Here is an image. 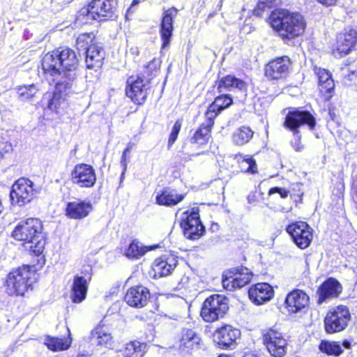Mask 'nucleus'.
Masks as SVG:
<instances>
[{
  "label": "nucleus",
  "instance_id": "nucleus-12",
  "mask_svg": "<svg viewBox=\"0 0 357 357\" xmlns=\"http://www.w3.org/2000/svg\"><path fill=\"white\" fill-rule=\"evenodd\" d=\"M71 181L79 188H91L96 181L94 168L88 164L76 165L71 172Z\"/></svg>",
  "mask_w": 357,
  "mask_h": 357
},
{
  "label": "nucleus",
  "instance_id": "nucleus-4",
  "mask_svg": "<svg viewBox=\"0 0 357 357\" xmlns=\"http://www.w3.org/2000/svg\"><path fill=\"white\" fill-rule=\"evenodd\" d=\"M114 10V0H92L86 7L79 11L77 20L82 23H88L91 20L102 21L112 17Z\"/></svg>",
  "mask_w": 357,
  "mask_h": 357
},
{
  "label": "nucleus",
  "instance_id": "nucleus-13",
  "mask_svg": "<svg viewBox=\"0 0 357 357\" xmlns=\"http://www.w3.org/2000/svg\"><path fill=\"white\" fill-rule=\"evenodd\" d=\"M286 230L301 249H305L310 245L312 239V229L306 222L301 221L292 223L287 227Z\"/></svg>",
  "mask_w": 357,
  "mask_h": 357
},
{
  "label": "nucleus",
  "instance_id": "nucleus-15",
  "mask_svg": "<svg viewBox=\"0 0 357 357\" xmlns=\"http://www.w3.org/2000/svg\"><path fill=\"white\" fill-rule=\"evenodd\" d=\"M264 342L269 354L274 357H283L287 353V342L282 334L273 329L264 335Z\"/></svg>",
  "mask_w": 357,
  "mask_h": 357
},
{
  "label": "nucleus",
  "instance_id": "nucleus-47",
  "mask_svg": "<svg viewBox=\"0 0 357 357\" xmlns=\"http://www.w3.org/2000/svg\"><path fill=\"white\" fill-rule=\"evenodd\" d=\"M13 150L11 144L0 140V160Z\"/></svg>",
  "mask_w": 357,
  "mask_h": 357
},
{
  "label": "nucleus",
  "instance_id": "nucleus-38",
  "mask_svg": "<svg viewBox=\"0 0 357 357\" xmlns=\"http://www.w3.org/2000/svg\"><path fill=\"white\" fill-rule=\"evenodd\" d=\"M152 249V247H146L137 241H132L126 249L125 254L129 259H139L144 256L147 251Z\"/></svg>",
  "mask_w": 357,
  "mask_h": 357
},
{
  "label": "nucleus",
  "instance_id": "nucleus-45",
  "mask_svg": "<svg viewBox=\"0 0 357 357\" xmlns=\"http://www.w3.org/2000/svg\"><path fill=\"white\" fill-rule=\"evenodd\" d=\"M38 91V88L35 84L25 86L20 89V94L24 98H33Z\"/></svg>",
  "mask_w": 357,
  "mask_h": 357
},
{
  "label": "nucleus",
  "instance_id": "nucleus-19",
  "mask_svg": "<svg viewBox=\"0 0 357 357\" xmlns=\"http://www.w3.org/2000/svg\"><path fill=\"white\" fill-rule=\"evenodd\" d=\"M240 334L239 330L230 325H225L215 331L213 334L214 342L219 347L227 349L235 343Z\"/></svg>",
  "mask_w": 357,
  "mask_h": 357
},
{
  "label": "nucleus",
  "instance_id": "nucleus-30",
  "mask_svg": "<svg viewBox=\"0 0 357 357\" xmlns=\"http://www.w3.org/2000/svg\"><path fill=\"white\" fill-rule=\"evenodd\" d=\"M201 339L197 334L191 329H184L179 340V349L184 353H190L199 348Z\"/></svg>",
  "mask_w": 357,
  "mask_h": 357
},
{
  "label": "nucleus",
  "instance_id": "nucleus-56",
  "mask_svg": "<svg viewBox=\"0 0 357 357\" xmlns=\"http://www.w3.org/2000/svg\"><path fill=\"white\" fill-rule=\"evenodd\" d=\"M139 3L138 0H134L132 1V6L137 5Z\"/></svg>",
  "mask_w": 357,
  "mask_h": 357
},
{
  "label": "nucleus",
  "instance_id": "nucleus-49",
  "mask_svg": "<svg viewBox=\"0 0 357 357\" xmlns=\"http://www.w3.org/2000/svg\"><path fill=\"white\" fill-rule=\"evenodd\" d=\"M275 193H278L282 198H287L289 194V191L282 188L275 187L272 188L268 191V195H273Z\"/></svg>",
  "mask_w": 357,
  "mask_h": 357
},
{
  "label": "nucleus",
  "instance_id": "nucleus-50",
  "mask_svg": "<svg viewBox=\"0 0 357 357\" xmlns=\"http://www.w3.org/2000/svg\"><path fill=\"white\" fill-rule=\"evenodd\" d=\"M158 67V62H157L155 60H153L147 65L146 68L150 71V75H152L155 72L157 71Z\"/></svg>",
  "mask_w": 357,
  "mask_h": 357
},
{
  "label": "nucleus",
  "instance_id": "nucleus-54",
  "mask_svg": "<svg viewBox=\"0 0 357 357\" xmlns=\"http://www.w3.org/2000/svg\"><path fill=\"white\" fill-rule=\"evenodd\" d=\"M132 149V145L130 144H129L127 146V148L124 150V151L123 152V153L127 155V153L128 152H130V149Z\"/></svg>",
  "mask_w": 357,
  "mask_h": 357
},
{
  "label": "nucleus",
  "instance_id": "nucleus-25",
  "mask_svg": "<svg viewBox=\"0 0 357 357\" xmlns=\"http://www.w3.org/2000/svg\"><path fill=\"white\" fill-rule=\"evenodd\" d=\"M86 65L87 68L97 71L103 63L105 53L101 46L97 44H91L86 49Z\"/></svg>",
  "mask_w": 357,
  "mask_h": 357
},
{
  "label": "nucleus",
  "instance_id": "nucleus-24",
  "mask_svg": "<svg viewBox=\"0 0 357 357\" xmlns=\"http://www.w3.org/2000/svg\"><path fill=\"white\" fill-rule=\"evenodd\" d=\"M218 89L220 93L229 91L234 93H241L243 96H245L248 86L242 79L234 75H227L219 81Z\"/></svg>",
  "mask_w": 357,
  "mask_h": 357
},
{
  "label": "nucleus",
  "instance_id": "nucleus-33",
  "mask_svg": "<svg viewBox=\"0 0 357 357\" xmlns=\"http://www.w3.org/2000/svg\"><path fill=\"white\" fill-rule=\"evenodd\" d=\"M73 84H69L66 88L58 89L59 86V81L56 82L55 86V91L52 94V97L49 100L47 107L55 112L59 113V109L63 108L65 105V97L67 94L68 91L71 89Z\"/></svg>",
  "mask_w": 357,
  "mask_h": 357
},
{
  "label": "nucleus",
  "instance_id": "nucleus-48",
  "mask_svg": "<svg viewBox=\"0 0 357 357\" xmlns=\"http://www.w3.org/2000/svg\"><path fill=\"white\" fill-rule=\"evenodd\" d=\"M267 2H265L264 0H259L257 7L254 10V13L257 16H261L262 13L266 9L268 8Z\"/></svg>",
  "mask_w": 357,
  "mask_h": 357
},
{
  "label": "nucleus",
  "instance_id": "nucleus-7",
  "mask_svg": "<svg viewBox=\"0 0 357 357\" xmlns=\"http://www.w3.org/2000/svg\"><path fill=\"white\" fill-rule=\"evenodd\" d=\"M228 310L227 299L221 295L214 294L203 303L201 316L206 322H213L222 318Z\"/></svg>",
  "mask_w": 357,
  "mask_h": 357
},
{
  "label": "nucleus",
  "instance_id": "nucleus-46",
  "mask_svg": "<svg viewBox=\"0 0 357 357\" xmlns=\"http://www.w3.org/2000/svg\"><path fill=\"white\" fill-rule=\"evenodd\" d=\"M181 125L182 121L181 119H178L176 121L169 138L168 145L169 146H172L176 142L178 137V135L181 130Z\"/></svg>",
  "mask_w": 357,
  "mask_h": 357
},
{
  "label": "nucleus",
  "instance_id": "nucleus-42",
  "mask_svg": "<svg viewBox=\"0 0 357 357\" xmlns=\"http://www.w3.org/2000/svg\"><path fill=\"white\" fill-rule=\"evenodd\" d=\"M232 102V98L229 95H221L215 98L212 105L213 107H216L221 112L229 107Z\"/></svg>",
  "mask_w": 357,
  "mask_h": 357
},
{
  "label": "nucleus",
  "instance_id": "nucleus-21",
  "mask_svg": "<svg viewBox=\"0 0 357 357\" xmlns=\"http://www.w3.org/2000/svg\"><path fill=\"white\" fill-rule=\"evenodd\" d=\"M91 278L90 274H85L84 276L76 275L74 277L70 295L73 303H79L85 299Z\"/></svg>",
  "mask_w": 357,
  "mask_h": 357
},
{
  "label": "nucleus",
  "instance_id": "nucleus-18",
  "mask_svg": "<svg viewBox=\"0 0 357 357\" xmlns=\"http://www.w3.org/2000/svg\"><path fill=\"white\" fill-rule=\"evenodd\" d=\"M150 298L149 290L143 286H135L130 288L124 297L125 301L134 307H144Z\"/></svg>",
  "mask_w": 357,
  "mask_h": 357
},
{
  "label": "nucleus",
  "instance_id": "nucleus-27",
  "mask_svg": "<svg viewBox=\"0 0 357 357\" xmlns=\"http://www.w3.org/2000/svg\"><path fill=\"white\" fill-rule=\"evenodd\" d=\"M185 194H179L177 190L170 188H163L155 197L157 204L165 206H174L182 202Z\"/></svg>",
  "mask_w": 357,
  "mask_h": 357
},
{
  "label": "nucleus",
  "instance_id": "nucleus-23",
  "mask_svg": "<svg viewBox=\"0 0 357 357\" xmlns=\"http://www.w3.org/2000/svg\"><path fill=\"white\" fill-rule=\"evenodd\" d=\"M309 296L301 290H294L287 294L285 303L288 311L296 313L308 305Z\"/></svg>",
  "mask_w": 357,
  "mask_h": 357
},
{
  "label": "nucleus",
  "instance_id": "nucleus-26",
  "mask_svg": "<svg viewBox=\"0 0 357 357\" xmlns=\"http://www.w3.org/2000/svg\"><path fill=\"white\" fill-rule=\"evenodd\" d=\"M92 210L90 202L74 201L68 202L66 207V215L71 219H82L86 217Z\"/></svg>",
  "mask_w": 357,
  "mask_h": 357
},
{
  "label": "nucleus",
  "instance_id": "nucleus-44",
  "mask_svg": "<svg viewBox=\"0 0 357 357\" xmlns=\"http://www.w3.org/2000/svg\"><path fill=\"white\" fill-rule=\"evenodd\" d=\"M220 111L216 107H213V105L211 104L205 113L206 122L204 123L206 126L212 128L214 124L215 118L220 114Z\"/></svg>",
  "mask_w": 357,
  "mask_h": 357
},
{
  "label": "nucleus",
  "instance_id": "nucleus-9",
  "mask_svg": "<svg viewBox=\"0 0 357 357\" xmlns=\"http://www.w3.org/2000/svg\"><path fill=\"white\" fill-rule=\"evenodd\" d=\"M181 227L185 236L189 239H197L202 236L204 227L199 220L198 208H192L190 211L183 213Z\"/></svg>",
  "mask_w": 357,
  "mask_h": 357
},
{
  "label": "nucleus",
  "instance_id": "nucleus-2",
  "mask_svg": "<svg viewBox=\"0 0 357 357\" xmlns=\"http://www.w3.org/2000/svg\"><path fill=\"white\" fill-rule=\"evenodd\" d=\"M42 229L43 225L40 220L29 218L18 223L13 231V236L17 241L29 244L30 250L35 255H39L43 252L45 247Z\"/></svg>",
  "mask_w": 357,
  "mask_h": 357
},
{
  "label": "nucleus",
  "instance_id": "nucleus-14",
  "mask_svg": "<svg viewBox=\"0 0 357 357\" xmlns=\"http://www.w3.org/2000/svg\"><path fill=\"white\" fill-rule=\"evenodd\" d=\"M149 89L148 82L139 76H130L127 80L126 93L135 103L141 105L146 99Z\"/></svg>",
  "mask_w": 357,
  "mask_h": 357
},
{
  "label": "nucleus",
  "instance_id": "nucleus-1",
  "mask_svg": "<svg viewBox=\"0 0 357 357\" xmlns=\"http://www.w3.org/2000/svg\"><path fill=\"white\" fill-rule=\"evenodd\" d=\"M269 20L273 29L284 40L297 37L305 31L303 17L298 13L278 9L271 13Z\"/></svg>",
  "mask_w": 357,
  "mask_h": 357
},
{
  "label": "nucleus",
  "instance_id": "nucleus-8",
  "mask_svg": "<svg viewBox=\"0 0 357 357\" xmlns=\"http://www.w3.org/2000/svg\"><path fill=\"white\" fill-rule=\"evenodd\" d=\"M38 193L33 181L20 178L12 186L10 196L13 204L24 206L33 200Z\"/></svg>",
  "mask_w": 357,
  "mask_h": 357
},
{
  "label": "nucleus",
  "instance_id": "nucleus-5",
  "mask_svg": "<svg viewBox=\"0 0 357 357\" xmlns=\"http://www.w3.org/2000/svg\"><path fill=\"white\" fill-rule=\"evenodd\" d=\"M58 57L61 67V79L59 80L58 89L66 88L69 84H73L77 78V68L78 58L74 50L68 47H59Z\"/></svg>",
  "mask_w": 357,
  "mask_h": 357
},
{
  "label": "nucleus",
  "instance_id": "nucleus-53",
  "mask_svg": "<svg viewBox=\"0 0 357 357\" xmlns=\"http://www.w3.org/2000/svg\"><path fill=\"white\" fill-rule=\"evenodd\" d=\"M265 2H267L268 3V8L273 7L274 5H275L277 3H276V0H264Z\"/></svg>",
  "mask_w": 357,
  "mask_h": 357
},
{
  "label": "nucleus",
  "instance_id": "nucleus-55",
  "mask_svg": "<svg viewBox=\"0 0 357 357\" xmlns=\"http://www.w3.org/2000/svg\"><path fill=\"white\" fill-rule=\"evenodd\" d=\"M245 357H258V356H257L255 355H253V354H248L245 355Z\"/></svg>",
  "mask_w": 357,
  "mask_h": 357
},
{
  "label": "nucleus",
  "instance_id": "nucleus-20",
  "mask_svg": "<svg viewBox=\"0 0 357 357\" xmlns=\"http://www.w3.org/2000/svg\"><path fill=\"white\" fill-rule=\"evenodd\" d=\"M178 10L174 7L167 9L163 13L160 29L162 40V48H165L169 45L174 29L173 20L176 16Z\"/></svg>",
  "mask_w": 357,
  "mask_h": 357
},
{
  "label": "nucleus",
  "instance_id": "nucleus-41",
  "mask_svg": "<svg viewBox=\"0 0 357 357\" xmlns=\"http://www.w3.org/2000/svg\"><path fill=\"white\" fill-rule=\"evenodd\" d=\"M238 162L241 171L250 174H255L257 172L256 161L252 157L249 155H239Z\"/></svg>",
  "mask_w": 357,
  "mask_h": 357
},
{
  "label": "nucleus",
  "instance_id": "nucleus-16",
  "mask_svg": "<svg viewBox=\"0 0 357 357\" xmlns=\"http://www.w3.org/2000/svg\"><path fill=\"white\" fill-rule=\"evenodd\" d=\"M57 49L47 53L43 58L41 66L43 73L47 79L57 82L61 79V67L59 63Z\"/></svg>",
  "mask_w": 357,
  "mask_h": 357
},
{
  "label": "nucleus",
  "instance_id": "nucleus-22",
  "mask_svg": "<svg viewBox=\"0 0 357 357\" xmlns=\"http://www.w3.org/2000/svg\"><path fill=\"white\" fill-rule=\"evenodd\" d=\"M249 298L253 303L259 305L270 301L274 294L272 287L268 283H257L250 287Z\"/></svg>",
  "mask_w": 357,
  "mask_h": 357
},
{
  "label": "nucleus",
  "instance_id": "nucleus-34",
  "mask_svg": "<svg viewBox=\"0 0 357 357\" xmlns=\"http://www.w3.org/2000/svg\"><path fill=\"white\" fill-rule=\"evenodd\" d=\"M176 265V261L174 257H160L155 260L153 264V270L155 276L164 277L170 274Z\"/></svg>",
  "mask_w": 357,
  "mask_h": 357
},
{
  "label": "nucleus",
  "instance_id": "nucleus-6",
  "mask_svg": "<svg viewBox=\"0 0 357 357\" xmlns=\"http://www.w3.org/2000/svg\"><path fill=\"white\" fill-rule=\"evenodd\" d=\"M29 268L24 266L10 272L6 280V292L10 296H23L31 285Z\"/></svg>",
  "mask_w": 357,
  "mask_h": 357
},
{
  "label": "nucleus",
  "instance_id": "nucleus-31",
  "mask_svg": "<svg viewBox=\"0 0 357 357\" xmlns=\"http://www.w3.org/2000/svg\"><path fill=\"white\" fill-rule=\"evenodd\" d=\"M91 338L98 346L104 347L110 349H115L118 347L111 333L107 331L103 327L98 326L91 332Z\"/></svg>",
  "mask_w": 357,
  "mask_h": 357
},
{
  "label": "nucleus",
  "instance_id": "nucleus-43",
  "mask_svg": "<svg viewBox=\"0 0 357 357\" xmlns=\"http://www.w3.org/2000/svg\"><path fill=\"white\" fill-rule=\"evenodd\" d=\"M93 38V33H82L80 34L76 41V45L79 50H86L90 45L89 44L92 42Z\"/></svg>",
  "mask_w": 357,
  "mask_h": 357
},
{
  "label": "nucleus",
  "instance_id": "nucleus-51",
  "mask_svg": "<svg viewBox=\"0 0 357 357\" xmlns=\"http://www.w3.org/2000/svg\"><path fill=\"white\" fill-rule=\"evenodd\" d=\"M336 189H337V192L335 193V195L338 197L342 196L344 191V183L342 181H339L338 183H337Z\"/></svg>",
  "mask_w": 357,
  "mask_h": 357
},
{
  "label": "nucleus",
  "instance_id": "nucleus-17",
  "mask_svg": "<svg viewBox=\"0 0 357 357\" xmlns=\"http://www.w3.org/2000/svg\"><path fill=\"white\" fill-rule=\"evenodd\" d=\"M291 61L288 56L278 57L271 61L265 68V75L272 79L284 78L289 73Z\"/></svg>",
  "mask_w": 357,
  "mask_h": 357
},
{
  "label": "nucleus",
  "instance_id": "nucleus-11",
  "mask_svg": "<svg viewBox=\"0 0 357 357\" xmlns=\"http://www.w3.org/2000/svg\"><path fill=\"white\" fill-rule=\"evenodd\" d=\"M357 43V33L353 29H345L337 34L332 53L336 58L343 57L354 49Z\"/></svg>",
  "mask_w": 357,
  "mask_h": 357
},
{
  "label": "nucleus",
  "instance_id": "nucleus-29",
  "mask_svg": "<svg viewBox=\"0 0 357 357\" xmlns=\"http://www.w3.org/2000/svg\"><path fill=\"white\" fill-rule=\"evenodd\" d=\"M146 351V343L137 340L131 341L121 348L116 349V357H142Z\"/></svg>",
  "mask_w": 357,
  "mask_h": 357
},
{
  "label": "nucleus",
  "instance_id": "nucleus-32",
  "mask_svg": "<svg viewBox=\"0 0 357 357\" xmlns=\"http://www.w3.org/2000/svg\"><path fill=\"white\" fill-rule=\"evenodd\" d=\"M252 277V274L246 269L245 273H236L233 276L224 279L222 285L225 289L232 291L248 284L251 281Z\"/></svg>",
  "mask_w": 357,
  "mask_h": 357
},
{
  "label": "nucleus",
  "instance_id": "nucleus-28",
  "mask_svg": "<svg viewBox=\"0 0 357 357\" xmlns=\"http://www.w3.org/2000/svg\"><path fill=\"white\" fill-rule=\"evenodd\" d=\"M342 291V287L338 281L333 278L326 280L319 288L318 303H322L326 299L337 297Z\"/></svg>",
  "mask_w": 357,
  "mask_h": 357
},
{
  "label": "nucleus",
  "instance_id": "nucleus-10",
  "mask_svg": "<svg viewBox=\"0 0 357 357\" xmlns=\"http://www.w3.org/2000/svg\"><path fill=\"white\" fill-rule=\"evenodd\" d=\"M350 319L349 309L343 305L330 310L325 317V329L328 333L343 331Z\"/></svg>",
  "mask_w": 357,
  "mask_h": 357
},
{
  "label": "nucleus",
  "instance_id": "nucleus-36",
  "mask_svg": "<svg viewBox=\"0 0 357 357\" xmlns=\"http://www.w3.org/2000/svg\"><path fill=\"white\" fill-rule=\"evenodd\" d=\"M350 346V342L347 340H344L342 344L339 342L322 340L319 347L321 352L328 356H338L343 352L342 347L348 349Z\"/></svg>",
  "mask_w": 357,
  "mask_h": 357
},
{
  "label": "nucleus",
  "instance_id": "nucleus-37",
  "mask_svg": "<svg viewBox=\"0 0 357 357\" xmlns=\"http://www.w3.org/2000/svg\"><path fill=\"white\" fill-rule=\"evenodd\" d=\"M254 132L248 126H241L237 128L232 134L233 142L238 146H242L250 141Z\"/></svg>",
  "mask_w": 357,
  "mask_h": 357
},
{
  "label": "nucleus",
  "instance_id": "nucleus-52",
  "mask_svg": "<svg viewBox=\"0 0 357 357\" xmlns=\"http://www.w3.org/2000/svg\"><path fill=\"white\" fill-rule=\"evenodd\" d=\"M121 164L123 167V170L122 175H121V176H123L124 175L125 172L126 171V168H127L126 155L124 153L122 154Z\"/></svg>",
  "mask_w": 357,
  "mask_h": 357
},
{
  "label": "nucleus",
  "instance_id": "nucleus-35",
  "mask_svg": "<svg viewBox=\"0 0 357 357\" xmlns=\"http://www.w3.org/2000/svg\"><path fill=\"white\" fill-rule=\"evenodd\" d=\"M314 70L318 78L320 92L324 95L331 93L335 85L330 72L326 69L317 67L314 68Z\"/></svg>",
  "mask_w": 357,
  "mask_h": 357
},
{
  "label": "nucleus",
  "instance_id": "nucleus-40",
  "mask_svg": "<svg viewBox=\"0 0 357 357\" xmlns=\"http://www.w3.org/2000/svg\"><path fill=\"white\" fill-rule=\"evenodd\" d=\"M211 128L206 126L205 123L201 125L197 129L193 136L190 139V142L192 144H197L199 145L205 144L207 143L210 137V132Z\"/></svg>",
  "mask_w": 357,
  "mask_h": 357
},
{
  "label": "nucleus",
  "instance_id": "nucleus-3",
  "mask_svg": "<svg viewBox=\"0 0 357 357\" xmlns=\"http://www.w3.org/2000/svg\"><path fill=\"white\" fill-rule=\"evenodd\" d=\"M303 125H307L310 130L314 129L316 121L312 114L306 110H301L292 108L285 116L283 126L290 130L294 135V140L291 141V146L298 152L303 149L301 144V135L299 128Z\"/></svg>",
  "mask_w": 357,
  "mask_h": 357
},
{
  "label": "nucleus",
  "instance_id": "nucleus-39",
  "mask_svg": "<svg viewBox=\"0 0 357 357\" xmlns=\"http://www.w3.org/2000/svg\"><path fill=\"white\" fill-rule=\"evenodd\" d=\"M44 343L49 349L57 351L68 349L71 342L66 339L47 336L45 337Z\"/></svg>",
  "mask_w": 357,
  "mask_h": 357
}]
</instances>
